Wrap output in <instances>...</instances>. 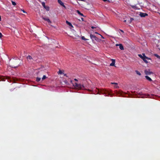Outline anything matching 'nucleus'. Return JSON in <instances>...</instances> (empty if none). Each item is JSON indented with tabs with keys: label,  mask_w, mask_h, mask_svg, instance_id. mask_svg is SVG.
<instances>
[{
	"label": "nucleus",
	"mask_w": 160,
	"mask_h": 160,
	"mask_svg": "<svg viewBox=\"0 0 160 160\" xmlns=\"http://www.w3.org/2000/svg\"><path fill=\"white\" fill-rule=\"evenodd\" d=\"M73 86L75 88L79 89H83L85 88V87L83 85L78 84L76 82L73 84Z\"/></svg>",
	"instance_id": "nucleus-1"
},
{
	"label": "nucleus",
	"mask_w": 160,
	"mask_h": 160,
	"mask_svg": "<svg viewBox=\"0 0 160 160\" xmlns=\"http://www.w3.org/2000/svg\"><path fill=\"white\" fill-rule=\"evenodd\" d=\"M144 72L145 74L146 75H147V76L149 75L152 74L153 73V72H152V71H151L150 70V69H145L144 70Z\"/></svg>",
	"instance_id": "nucleus-2"
},
{
	"label": "nucleus",
	"mask_w": 160,
	"mask_h": 160,
	"mask_svg": "<svg viewBox=\"0 0 160 160\" xmlns=\"http://www.w3.org/2000/svg\"><path fill=\"white\" fill-rule=\"evenodd\" d=\"M101 93H102V94H109V92H108L106 90H105L104 89H102V90H101Z\"/></svg>",
	"instance_id": "nucleus-3"
},
{
	"label": "nucleus",
	"mask_w": 160,
	"mask_h": 160,
	"mask_svg": "<svg viewBox=\"0 0 160 160\" xmlns=\"http://www.w3.org/2000/svg\"><path fill=\"white\" fill-rule=\"evenodd\" d=\"M90 38L92 41H96L97 40V39H98L96 37L95 35H92V34H90Z\"/></svg>",
	"instance_id": "nucleus-4"
},
{
	"label": "nucleus",
	"mask_w": 160,
	"mask_h": 160,
	"mask_svg": "<svg viewBox=\"0 0 160 160\" xmlns=\"http://www.w3.org/2000/svg\"><path fill=\"white\" fill-rule=\"evenodd\" d=\"M139 15L141 17H144L146 16H148V14L145 13H143L142 12H140V13L139 14Z\"/></svg>",
	"instance_id": "nucleus-5"
},
{
	"label": "nucleus",
	"mask_w": 160,
	"mask_h": 160,
	"mask_svg": "<svg viewBox=\"0 0 160 160\" xmlns=\"http://www.w3.org/2000/svg\"><path fill=\"white\" fill-rule=\"evenodd\" d=\"M58 3L62 6L65 8V6H64L63 2L61 0H58Z\"/></svg>",
	"instance_id": "nucleus-6"
},
{
	"label": "nucleus",
	"mask_w": 160,
	"mask_h": 160,
	"mask_svg": "<svg viewBox=\"0 0 160 160\" xmlns=\"http://www.w3.org/2000/svg\"><path fill=\"white\" fill-rule=\"evenodd\" d=\"M112 62L110 64V66H114L115 61V59H112Z\"/></svg>",
	"instance_id": "nucleus-7"
},
{
	"label": "nucleus",
	"mask_w": 160,
	"mask_h": 160,
	"mask_svg": "<svg viewBox=\"0 0 160 160\" xmlns=\"http://www.w3.org/2000/svg\"><path fill=\"white\" fill-rule=\"evenodd\" d=\"M43 19L45 21H47L49 23H51V21L47 17H43Z\"/></svg>",
	"instance_id": "nucleus-8"
},
{
	"label": "nucleus",
	"mask_w": 160,
	"mask_h": 160,
	"mask_svg": "<svg viewBox=\"0 0 160 160\" xmlns=\"http://www.w3.org/2000/svg\"><path fill=\"white\" fill-rule=\"evenodd\" d=\"M149 95L144 94H142L141 96L142 98H149Z\"/></svg>",
	"instance_id": "nucleus-9"
},
{
	"label": "nucleus",
	"mask_w": 160,
	"mask_h": 160,
	"mask_svg": "<svg viewBox=\"0 0 160 160\" xmlns=\"http://www.w3.org/2000/svg\"><path fill=\"white\" fill-rule=\"evenodd\" d=\"M145 78H146V79L149 81H152V79L148 76H145Z\"/></svg>",
	"instance_id": "nucleus-10"
},
{
	"label": "nucleus",
	"mask_w": 160,
	"mask_h": 160,
	"mask_svg": "<svg viewBox=\"0 0 160 160\" xmlns=\"http://www.w3.org/2000/svg\"><path fill=\"white\" fill-rule=\"evenodd\" d=\"M119 47L120 49L121 50H124L123 47L122 45L121 44H119Z\"/></svg>",
	"instance_id": "nucleus-11"
},
{
	"label": "nucleus",
	"mask_w": 160,
	"mask_h": 160,
	"mask_svg": "<svg viewBox=\"0 0 160 160\" xmlns=\"http://www.w3.org/2000/svg\"><path fill=\"white\" fill-rule=\"evenodd\" d=\"M143 56H142L141 54H138V56L141 58L142 59H143V58H144V56H145V54H142Z\"/></svg>",
	"instance_id": "nucleus-12"
},
{
	"label": "nucleus",
	"mask_w": 160,
	"mask_h": 160,
	"mask_svg": "<svg viewBox=\"0 0 160 160\" xmlns=\"http://www.w3.org/2000/svg\"><path fill=\"white\" fill-rule=\"evenodd\" d=\"M66 23H67L68 25L69 26H71V27H73L72 26V25L71 23L70 22H68V21H66Z\"/></svg>",
	"instance_id": "nucleus-13"
},
{
	"label": "nucleus",
	"mask_w": 160,
	"mask_h": 160,
	"mask_svg": "<svg viewBox=\"0 0 160 160\" xmlns=\"http://www.w3.org/2000/svg\"><path fill=\"white\" fill-rule=\"evenodd\" d=\"M146 58H145V57H144V58H143V60L146 63H147L148 62V61H147V60H146Z\"/></svg>",
	"instance_id": "nucleus-14"
},
{
	"label": "nucleus",
	"mask_w": 160,
	"mask_h": 160,
	"mask_svg": "<svg viewBox=\"0 0 160 160\" xmlns=\"http://www.w3.org/2000/svg\"><path fill=\"white\" fill-rule=\"evenodd\" d=\"M27 59H29V60H31V59H32L31 56L30 55H28V56H27Z\"/></svg>",
	"instance_id": "nucleus-15"
},
{
	"label": "nucleus",
	"mask_w": 160,
	"mask_h": 160,
	"mask_svg": "<svg viewBox=\"0 0 160 160\" xmlns=\"http://www.w3.org/2000/svg\"><path fill=\"white\" fill-rule=\"evenodd\" d=\"M63 71H61L60 70H59V72H58V74H62V73H63Z\"/></svg>",
	"instance_id": "nucleus-16"
},
{
	"label": "nucleus",
	"mask_w": 160,
	"mask_h": 160,
	"mask_svg": "<svg viewBox=\"0 0 160 160\" xmlns=\"http://www.w3.org/2000/svg\"><path fill=\"white\" fill-rule=\"evenodd\" d=\"M135 72L139 76H140L141 75V74L140 73V72L136 70L135 71Z\"/></svg>",
	"instance_id": "nucleus-17"
},
{
	"label": "nucleus",
	"mask_w": 160,
	"mask_h": 160,
	"mask_svg": "<svg viewBox=\"0 0 160 160\" xmlns=\"http://www.w3.org/2000/svg\"><path fill=\"white\" fill-rule=\"evenodd\" d=\"M154 56L157 57L158 58L160 59V56H159L157 54H154Z\"/></svg>",
	"instance_id": "nucleus-18"
},
{
	"label": "nucleus",
	"mask_w": 160,
	"mask_h": 160,
	"mask_svg": "<svg viewBox=\"0 0 160 160\" xmlns=\"http://www.w3.org/2000/svg\"><path fill=\"white\" fill-rule=\"evenodd\" d=\"M77 12H78V14H79V15H81L82 16H84L83 14H82V13H81L78 10L77 11Z\"/></svg>",
	"instance_id": "nucleus-19"
},
{
	"label": "nucleus",
	"mask_w": 160,
	"mask_h": 160,
	"mask_svg": "<svg viewBox=\"0 0 160 160\" xmlns=\"http://www.w3.org/2000/svg\"><path fill=\"white\" fill-rule=\"evenodd\" d=\"M42 6L44 8H45V7L46 6H45V3L44 2H42Z\"/></svg>",
	"instance_id": "nucleus-20"
},
{
	"label": "nucleus",
	"mask_w": 160,
	"mask_h": 160,
	"mask_svg": "<svg viewBox=\"0 0 160 160\" xmlns=\"http://www.w3.org/2000/svg\"><path fill=\"white\" fill-rule=\"evenodd\" d=\"M47 78L46 76L45 75H43L42 78V80L43 81Z\"/></svg>",
	"instance_id": "nucleus-21"
},
{
	"label": "nucleus",
	"mask_w": 160,
	"mask_h": 160,
	"mask_svg": "<svg viewBox=\"0 0 160 160\" xmlns=\"http://www.w3.org/2000/svg\"><path fill=\"white\" fill-rule=\"evenodd\" d=\"M12 4L13 5V6H15L16 5V3L15 2H14V1H12Z\"/></svg>",
	"instance_id": "nucleus-22"
},
{
	"label": "nucleus",
	"mask_w": 160,
	"mask_h": 160,
	"mask_svg": "<svg viewBox=\"0 0 160 160\" xmlns=\"http://www.w3.org/2000/svg\"><path fill=\"white\" fill-rule=\"evenodd\" d=\"M41 79V78H36V81L37 82H39L40 80Z\"/></svg>",
	"instance_id": "nucleus-23"
},
{
	"label": "nucleus",
	"mask_w": 160,
	"mask_h": 160,
	"mask_svg": "<svg viewBox=\"0 0 160 160\" xmlns=\"http://www.w3.org/2000/svg\"><path fill=\"white\" fill-rule=\"evenodd\" d=\"M45 9H46L47 10H49V7L48 6H46L45 8H44Z\"/></svg>",
	"instance_id": "nucleus-24"
},
{
	"label": "nucleus",
	"mask_w": 160,
	"mask_h": 160,
	"mask_svg": "<svg viewBox=\"0 0 160 160\" xmlns=\"http://www.w3.org/2000/svg\"><path fill=\"white\" fill-rule=\"evenodd\" d=\"M134 20L133 18H131L129 21V23H131Z\"/></svg>",
	"instance_id": "nucleus-25"
},
{
	"label": "nucleus",
	"mask_w": 160,
	"mask_h": 160,
	"mask_svg": "<svg viewBox=\"0 0 160 160\" xmlns=\"http://www.w3.org/2000/svg\"><path fill=\"white\" fill-rule=\"evenodd\" d=\"M83 40H87V39H86L84 36H82L81 38Z\"/></svg>",
	"instance_id": "nucleus-26"
},
{
	"label": "nucleus",
	"mask_w": 160,
	"mask_h": 160,
	"mask_svg": "<svg viewBox=\"0 0 160 160\" xmlns=\"http://www.w3.org/2000/svg\"><path fill=\"white\" fill-rule=\"evenodd\" d=\"M145 58H146L147 59V60H151V58H148V57H147L145 55Z\"/></svg>",
	"instance_id": "nucleus-27"
},
{
	"label": "nucleus",
	"mask_w": 160,
	"mask_h": 160,
	"mask_svg": "<svg viewBox=\"0 0 160 160\" xmlns=\"http://www.w3.org/2000/svg\"><path fill=\"white\" fill-rule=\"evenodd\" d=\"M112 84H114L115 85H118V83H117L116 82H111V83Z\"/></svg>",
	"instance_id": "nucleus-28"
},
{
	"label": "nucleus",
	"mask_w": 160,
	"mask_h": 160,
	"mask_svg": "<svg viewBox=\"0 0 160 160\" xmlns=\"http://www.w3.org/2000/svg\"><path fill=\"white\" fill-rule=\"evenodd\" d=\"M115 87L116 88H119L118 86V85H115Z\"/></svg>",
	"instance_id": "nucleus-29"
},
{
	"label": "nucleus",
	"mask_w": 160,
	"mask_h": 160,
	"mask_svg": "<svg viewBox=\"0 0 160 160\" xmlns=\"http://www.w3.org/2000/svg\"><path fill=\"white\" fill-rule=\"evenodd\" d=\"M2 34L0 32V38H1L2 37Z\"/></svg>",
	"instance_id": "nucleus-30"
},
{
	"label": "nucleus",
	"mask_w": 160,
	"mask_h": 160,
	"mask_svg": "<svg viewBox=\"0 0 160 160\" xmlns=\"http://www.w3.org/2000/svg\"><path fill=\"white\" fill-rule=\"evenodd\" d=\"M96 28V27H93V26H92V27H91V28H92V29H94V28Z\"/></svg>",
	"instance_id": "nucleus-31"
},
{
	"label": "nucleus",
	"mask_w": 160,
	"mask_h": 160,
	"mask_svg": "<svg viewBox=\"0 0 160 160\" xmlns=\"http://www.w3.org/2000/svg\"><path fill=\"white\" fill-rule=\"evenodd\" d=\"M132 7L133 8H136V6H132Z\"/></svg>",
	"instance_id": "nucleus-32"
},
{
	"label": "nucleus",
	"mask_w": 160,
	"mask_h": 160,
	"mask_svg": "<svg viewBox=\"0 0 160 160\" xmlns=\"http://www.w3.org/2000/svg\"><path fill=\"white\" fill-rule=\"evenodd\" d=\"M1 80H2V81H5V80L3 79V78H1Z\"/></svg>",
	"instance_id": "nucleus-33"
},
{
	"label": "nucleus",
	"mask_w": 160,
	"mask_h": 160,
	"mask_svg": "<svg viewBox=\"0 0 160 160\" xmlns=\"http://www.w3.org/2000/svg\"><path fill=\"white\" fill-rule=\"evenodd\" d=\"M74 80L76 81H78V80L77 79H76V78H75L74 79Z\"/></svg>",
	"instance_id": "nucleus-34"
},
{
	"label": "nucleus",
	"mask_w": 160,
	"mask_h": 160,
	"mask_svg": "<svg viewBox=\"0 0 160 160\" xmlns=\"http://www.w3.org/2000/svg\"><path fill=\"white\" fill-rule=\"evenodd\" d=\"M22 11L24 12V13H26V12L24 11V10H22Z\"/></svg>",
	"instance_id": "nucleus-35"
},
{
	"label": "nucleus",
	"mask_w": 160,
	"mask_h": 160,
	"mask_svg": "<svg viewBox=\"0 0 160 160\" xmlns=\"http://www.w3.org/2000/svg\"><path fill=\"white\" fill-rule=\"evenodd\" d=\"M116 46H119V44H117L116 45Z\"/></svg>",
	"instance_id": "nucleus-36"
},
{
	"label": "nucleus",
	"mask_w": 160,
	"mask_h": 160,
	"mask_svg": "<svg viewBox=\"0 0 160 160\" xmlns=\"http://www.w3.org/2000/svg\"><path fill=\"white\" fill-rule=\"evenodd\" d=\"M81 18L82 20V21H84L83 18Z\"/></svg>",
	"instance_id": "nucleus-37"
},
{
	"label": "nucleus",
	"mask_w": 160,
	"mask_h": 160,
	"mask_svg": "<svg viewBox=\"0 0 160 160\" xmlns=\"http://www.w3.org/2000/svg\"><path fill=\"white\" fill-rule=\"evenodd\" d=\"M101 35V37H102V38H104V37H103L102 36V35Z\"/></svg>",
	"instance_id": "nucleus-38"
},
{
	"label": "nucleus",
	"mask_w": 160,
	"mask_h": 160,
	"mask_svg": "<svg viewBox=\"0 0 160 160\" xmlns=\"http://www.w3.org/2000/svg\"><path fill=\"white\" fill-rule=\"evenodd\" d=\"M64 76H66V77H67V76L66 74H64Z\"/></svg>",
	"instance_id": "nucleus-39"
},
{
	"label": "nucleus",
	"mask_w": 160,
	"mask_h": 160,
	"mask_svg": "<svg viewBox=\"0 0 160 160\" xmlns=\"http://www.w3.org/2000/svg\"><path fill=\"white\" fill-rule=\"evenodd\" d=\"M104 1V2H106V1H107V0H103Z\"/></svg>",
	"instance_id": "nucleus-40"
},
{
	"label": "nucleus",
	"mask_w": 160,
	"mask_h": 160,
	"mask_svg": "<svg viewBox=\"0 0 160 160\" xmlns=\"http://www.w3.org/2000/svg\"><path fill=\"white\" fill-rule=\"evenodd\" d=\"M18 66H14V68H16V67H17Z\"/></svg>",
	"instance_id": "nucleus-41"
},
{
	"label": "nucleus",
	"mask_w": 160,
	"mask_h": 160,
	"mask_svg": "<svg viewBox=\"0 0 160 160\" xmlns=\"http://www.w3.org/2000/svg\"><path fill=\"white\" fill-rule=\"evenodd\" d=\"M95 33L96 34H98V33L97 32H95Z\"/></svg>",
	"instance_id": "nucleus-42"
},
{
	"label": "nucleus",
	"mask_w": 160,
	"mask_h": 160,
	"mask_svg": "<svg viewBox=\"0 0 160 160\" xmlns=\"http://www.w3.org/2000/svg\"><path fill=\"white\" fill-rule=\"evenodd\" d=\"M124 22H126V20H124Z\"/></svg>",
	"instance_id": "nucleus-43"
}]
</instances>
